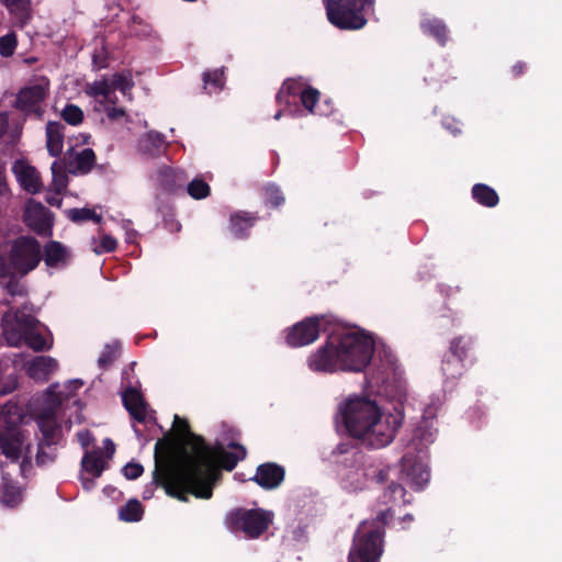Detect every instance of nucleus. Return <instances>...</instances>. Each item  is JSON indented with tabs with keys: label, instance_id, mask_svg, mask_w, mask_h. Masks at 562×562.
I'll list each match as a JSON object with an SVG mask.
<instances>
[{
	"label": "nucleus",
	"instance_id": "nucleus-1",
	"mask_svg": "<svg viewBox=\"0 0 562 562\" xmlns=\"http://www.w3.org/2000/svg\"><path fill=\"white\" fill-rule=\"evenodd\" d=\"M173 426L186 447L175 460L165 464H160L156 457L154 481L161 485L169 496L182 502L188 501V494L207 499L212 496L213 484L218 474L216 460L222 468L232 471L238 461L246 458V448L229 442L227 447L234 449L233 452L226 451L222 445H216L212 451L201 437L190 431L187 420L176 415Z\"/></svg>",
	"mask_w": 562,
	"mask_h": 562
},
{
	"label": "nucleus",
	"instance_id": "nucleus-2",
	"mask_svg": "<svg viewBox=\"0 0 562 562\" xmlns=\"http://www.w3.org/2000/svg\"><path fill=\"white\" fill-rule=\"evenodd\" d=\"M339 411L348 432L372 448L390 445L403 422V415L383 414L378 404L364 396L347 398Z\"/></svg>",
	"mask_w": 562,
	"mask_h": 562
},
{
	"label": "nucleus",
	"instance_id": "nucleus-3",
	"mask_svg": "<svg viewBox=\"0 0 562 562\" xmlns=\"http://www.w3.org/2000/svg\"><path fill=\"white\" fill-rule=\"evenodd\" d=\"M390 509L381 512L375 520L362 521L355 535L353 546L349 552V562H379L383 553V526Z\"/></svg>",
	"mask_w": 562,
	"mask_h": 562
},
{
	"label": "nucleus",
	"instance_id": "nucleus-4",
	"mask_svg": "<svg viewBox=\"0 0 562 562\" xmlns=\"http://www.w3.org/2000/svg\"><path fill=\"white\" fill-rule=\"evenodd\" d=\"M22 419V409L16 404L9 402L0 407V427L4 428L0 434V449L11 461L23 458L25 462L29 459L30 445L16 428Z\"/></svg>",
	"mask_w": 562,
	"mask_h": 562
},
{
	"label": "nucleus",
	"instance_id": "nucleus-5",
	"mask_svg": "<svg viewBox=\"0 0 562 562\" xmlns=\"http://www.w3.org/2000/svg\"><path fill=\"white\" fill-rule=\"evenodd\" d=\"M336 350L339 370L360 372L370 363L374 344L364 334L348 333L341 336Z\"/></svg>",
	"mask_w": 562,
	"mask_h": 562
},
{
	"label": "nucleus",
	"instance_id": "nucleus-6",
	"mask_svg": "<svg viewBox=\"0 0 562 562\" xmlns=\"http://www.w3.org/2000/svg\"><path fill=\"white\" fill-rule=\"evenodd\" d=\"M328 21L341 30H360L367 24L366 7L373 0H324Z\"/></svg>",
	"mask_w": 562,
	"mask_h": 562
},
{
	"label": "nucleus",
	"instance_id": "nucleus-7",
	"mask_svg": "<svg viewBox=\"0 0 562 562\" xmlns=\"http://www.w3.org/2000/svg\"><path fill=\"white\" fill-rule=\"evenodd\" d=\"M57 385H50L43 400L42 407L36 413V423L43 436L45 446H53L61 439L63 426L60 418V398L54 397Z\"/></svg>",
	"mask_w": 562,
	"mask_h": 562
},
{
	"label": "nucleus",
	"instance_id": "nucleus-8",
	"mask_svg": "<svg viewBox=\"0 0 562 562\" xmlns=\"http://www.w3.org/2000/svg\"><path fill=\"white\" fill-rule=\"evenodd\" d=\"M225 521L229 530L243 531L248 538H257L268 529L272 517L262 509H237L229 513Z\"/></svg>",
	"mask_w": 562,
	"mask_h": 562
},
{
	"label": "nucleus",
	"instance_id": "nucleus-9",
	"mask_svg": "<svg viewBox=\"0 0 562 562\" xmlns=\"http://www.w3.org/2000/svg\"><path fill=\"white\" fill-rule=\"evenodd\" d=\"M42 259L40 243L29 236L15 239L10 249V261L14 272L21 277L34 270Z\"/></svg>",
	"mask_w": 562,
	"mask_h": 562
},
{
	"label": "nucleus",
	"instance_id": "nucleus-10",
	"mask_svg": "<svg viewBox=\"0 0 562 562\" xmlns=\"http://www.w3.org/2000/svg\"><path fill=\"white\" fill-rule=\"evenodd\" d=\"M36 319L31 315L10 310L2 317V335L8 345L19 347L23 345L24 337L31 327H35Z\"/></svg>",
	"mask_w": 562,
	"mask_h": 562
},
{
	"label": "nucleus",
	"instance_id": "nucleus-11",
	"mask_svg": "<svg viewBox=\"0 0 562 562\" xmlns=\"http://www.w3.org/2000/svg\"><path fill=\"white\" fill-rule=\"evenodd\" d=\"M49 82L45 79L21 89L15 99V108L25 112L42 114L41 104L47 97Z\"/></svg>",
	"mask_w": 562,
	"mask_h": 562
},
{
	"label": "nucleus",
	"instance_id": "nucleus-12",
	"mask_svg": "<svg viewBox=\"0 0 562 562\" xmlns=\"http://www.w3.org/2000/svg\"><path fill=\"white\" fill-rule=\"evenodd\" d=\"M134 81L128 72L114 74L110 80L103 79L94 81L88 87V94L98 98L100 95L109 97L110 92L120 90L128 99L132 98L131 90Z\"/></svg>",
	"mask_w": 562,
	"mask_h": 562
},
{
	"label": "nucleus",
	"instance_id": "nucleus-13",
	"mask_svg": "<svg viewBox=\"0 0 562 562\" xmlns=\"http://www.w3.org/2000/svg\"><path fill=\"white\" fill-rule=\"evenodd\" d=\"M24 222L37 234L49 235L53 226L52 214L42 203L29 201L24 211Z\"/></svg>",
	"mask_w": 562,
	"mask_h": 562
},
{
	"label": "nucleus",
	"instance_id": "nucleus-14",
	"mask_svg": "<svg viewBox=\"0 0 562 562\" xmlns=\"http://www.w3.org/2000/svg\"><path fill=\"white\" fill-rule=\"evenodd\" d=\"M318 317H311L294 325L288 333L286 340L292 347L310 345L318 337Z\"/></svg>",
	"mask_w": 562,
	"mask_h": 562
},
{
	"label": "nucleus",
	"instance_id": "nucleus-15",
	"mask_svg": "<svg viewBox=\"0 0 562 562\" xmlns=\"http://www.w3.org/2000/svg\"><path fill=\"white\" fill-rule=\"evenodd\" d=\"M403 479L407 484L417 490L423 488L430 479L427 464L415 460L411 456L402 459Z\"/></svg>",
	"mask_w": 562,
	"mask_h": 562
},
{
	"label": "nucleus",
	"instance_id": "nucleus-16",
	"mask_svg": "<svg viewBox=\"0 0 562 562\" xmlns=\"http://www.w3.org/2000/svg\"><path fill=\"white\" fill-rule=\"evenodd\" d=\"M12 171L20 186L31 194L41 191L42 182L37 170L23 160H18L12 167Z\"/></svg>",
	"mask_w": 562,
	"mask_h": 562
},
{
	"label": "nucleus",
	"instance_id": "nucleus-17",
	"mask_svg": "<svg viewBox=\"0 0 562 562\" xmlns=\"http://www.w3.org/2000/svg\"><path fill=\"white\" fill-rule=\"evenodd\" d=\"M284 479V469L276 463H265L258 467L254 481L266 490L278 487Z\"/></svg>",
	"mask_w": 562,
	"mask_h": 562
},
{
	"label": "nucleus",
	"instance_id": "nucleus-18",
	"mask_svg": "<svg viewBox=\"0 0 562 562\" xmlns=\"http://www.w3.org/2000/svg\"><path fill=\"white\" fill-rule=\"evenodd\" d=\"M310 367L314 371L334 372L339 369L336 348H319L310 358Z\"/></svg>",
	"mask_w": 562,
	"mask_h": 562
},
{
	"label": "nucleus",
	"instance_id": "nucleus-19",
	"mask_svg": "<svg viewBox=\"0 0 562 562\" xmlns=\"http://www.w3.org/2000/svg\"><path fill=\"white\" fill-rule=\"evenodd\" d=\"M70 252L66 246L56 240H50L44 246L43 259L47 267L59 268L67 265Z\"/></svg>",
	"mask_w": 562,
	"mask_h": 562
},
{
	"label": "nucleus",
	"instance_id": "nucleus-20",
	"mask_svg": "<svg viewBox=\"0 0 562 562\" xmlns=\"http://www.w3.org/2000/svg\"><path fill=\"white\" fill-rule=\"evenodd\" d=\"M123 403L125 408L128 411V413L135 420L139 423L146 420L147 404L145 403L142 394L137 390H135L134 387L127 389L123 393Z\"/></svg>",
	"mask_w": 562,
	"mask_h": 562
},
{
	"label": "nucleus",
	"instance_id": "nucleus-21",
	"mask_svg": "<svg viewBox=\"0 0 562 562\" xmlns=\"http://www.w3.org/2000/svg\"><path fill=\"white\" fill-rule=\"evenodd\" d=\"M154 179L162 189L176 191L184 186L187 176L181 170L161 167L156 171Z\"/></svg>",
	"mask_w": 562,
	"mask_h": 562
},
{
	"label": "nucleus",
	"instance_id": "nucleus-22",
	"mask_svg": "<svg viewBox=\"0 0 562 562\" xmlns=\"http://www.w3.org/2000/svg\"><path fill=\"white\" fill-rule=\"evenodd\" d=\"M57 369V361L50 357L38 356L34 358L29 367L27 374L40 381H45Z\"/></svg>",
	"mask_w": 562,
	"mask_h": 562
},
{
	"label": "nucleus",
	"instance_id": "nucleus-23",
	"mask_svg": "<svg viewBox=\"0 0 562 562\" xmlns=\"http://www.w3.org/2000/svg\"><path fill=\"white\" fill-rule=\"evenodd\" d=\"M64 125L59 122H48L46 126V146L53 157L60 155L63 150Z\"/></svg>",
	"mask_w": 562,
	"mask_h": 562
},
{
	"label": "nucleus",
	"instance_id": "nucleus-24",
	"mask_svg": "<svg viewBox=\"0 0 562 562\" xmlns=\"http://www.w3.org/2000/svg\"><path fill=\"white\" fill-rule=\"evenodd\" d=\"M82 469L93 477H99L105 469L102 450H93L85 453L81 461Z\"/></svg>",
	"mask_w": 562,
	"mask_h": 562
},
{
	"label": "nucleus",
	"instance_id": "nucleus-25",
	"mask_svg": "<svg viewBox=\"0 0 562 562\" xmlns=\"http://www.w3.org/2000/svg\"><path fill=\"white\" fill-rule=\"evenodd\" d=\"M22 499V492L5 474L2 475L1 502L7 506L14 507Z\"/></svg>",
	"mask_w": 562,
	"mask_h": 562
},
{
	"label": "nucleus",
	"instance_id": "nucleus-26",
	"mask_svg": "<svg viewBox=\"0 0 562 562\" xmlns=\"http://www.w3.org/2000/svg\"><path fill=\"white\" fill-rule=\"evenodd\" d=\"M95 161V155L92 149L85 148L78 153L75 157V161L71 162L70 172L87 173L91 170Z\"/></svg>",
	"mask_w": 562,
	"mask_h": 562
},
{
	"label": "nucleus",
	"instance_id": "nucleus-27",
	"mask_svg": "<svg viewBox=\"0 0 562 562\" xmlns=\"http://www.w3.org/2000/svg\"><path fill=\"white\" fill-rule=\"evenodd\" d=\"M473 198L482 205L493 207L498 203L497 193L486 184H475L472 189Z\"/></svg>",
	"mask_w": 562,
	"mask_h": 562
},
{
	"label": "nucleus",
	"instance_id": "nucleus-28",
	"mask_svg": "<svg viewBox=\"0 0 562 562\" xmlns=\"http://www.w3.org/2000/svg\"><path fill=\"white\" fill-rule=\"evenodd\" d=\"M143 508L137 499L128 501L119 509V517L123 521L133 522L142 519Z\"/></svg>",
	"mask_w": 562,
	"mask_h": 562
},
{
	"label": "nucleus",
	"instance_id": "nucleus-29",
	"mask_svg": "<svg viewBox=\"0 0 562 562\" xmlns=\"http://www.w3.org/2000/svg\"><path fill=\"white\" fill-rule=\"evenodd\" d=\"M0 2L12 13L19 21L25 22L30 15L29 0H0Z\"/></svg>",
	"mask_w": 562,
	"mask_h": 562
},
{
	"label": "nucleus",
	"instance_id": "nucleus-30",
	"mask_svg": "<svg viewBox=\"0 0 562 562\" xmlns=\"http://www.w3.org/2000/svg\"><path fill=\"white\" fill-rule=\"evenodd\" d=\"M252 225V218L246 214H236L231 218L232 233L238 238L244 237Z\"/></svg>",
	"mask_w": 562,
	"mask_h": 562
},
{
	"label": "nucleus",
	"instance_id": "nucleus-31",
	"mask_svg": "<svg viewBox=\"0 0 562 562\" xmlns=\"http://www.w3.org/2000/svg\"><path fill=\"white\" fill-rule=\"evenodd\" d=\"M362 476L364 480L356 479V482L361 485L366 480H375L378 483H383L387 479V469H378L371 463H363Z\"/></svg>",
	"mask_w": 562,
	"mask_h": 562
},
{
	"label": "nucleus",
	"instance_id": "nucleus-32",
	"mask_svg": "<svg viewBox=\"0 0 562 562\" xmlns=\"http://www.w3.org/2000/svg\"><path fill=\"white\" fill-rule=\"evenodd\" d=\"M67 216L75 223H81L86 221H94L95 223H100L102 216L97 214L93 210L82 207V209H70L67 211Z\"/></svg>",
	"mask_w": 562,
	"mask_h": 562
},
{
	"label": "nucleus",
	"instance_id": "nucleus-33",
	"mask_svg": "<svg viewBox=\"0 0 562 562\" xmlns=\"http://www.w3.org/2000/svg\"><path fill=\"white\" fill-rule=\"evenodd\" d=\"M164 139L159 134L148 133L139 140V148L144 153L155 155V151H159L162 146Z\"/></svg>",
	"mask_w": 562,
	"mask_h": 562
},
{
	"label": "nucleus",
	"instance_id": "nucleus-34",
	"mask_svg": "<svg viewBox=\"0 0 562 562\" xmlns=\"http://www.w3.org/2000/svg\"><path fill=\"white\" fill-rule=\"evenodd\" d=\"M187 192L191 198L201 200L210 195L211 189L204 180L196 178L187 184Z\"/></svg>",
	"mask_w": 562,
	"mask_h": 562
},
{
	"label": "nucleus",
	"instance_id": "nucleus-35",
	"mask_svg": "<svg viewBox=\"0 0 562 562\" xmlns=\"http://www.w3.org/2000/svg\"><path fill=\"white\" fill-rule=\"evenodd\" d=\"M23 344L29 346L35 351H42L45 349H49V345L47 344L46 339L34 330V327H31L23 340Z\"/></svg>",
	"mask_w": 562,
	"mask_h": 562
},
{
	"label": "nucleus",
	"instance_id": "nucleus-36",
	"mask_svg": "<svg viewBox=\"0 0 562 562\" xmlns=\"http://www.w3.org/2000/svg\"><path fill=\"white\" fill-rule=\"evenodd\" d=\"M57 389L54 392V397L60 398V409L63 408V404L66 400H69L72 393L78 390L82 382L80 380H70L63 387L59 384H56Z\"/></svg>",
	"mask_w": 562,
	"mask_h": 562
},
{
	"label": "nucleus",
	"instance_id": "nucleus-37",
	"mask_svg": "<svg viewBox=\"0 0 562 562\" xmlns=\"http://www.w3.org/2000/svg\"><path fill=\"white\" fill-rule=\"evenodd\" d=\"M423 29L425 32L435 36L441 44L446 43L447 30L442 22L437 20L427 21L423 23Z\"/></svg>",
	"mask_w": 562,
	"mask_h": 562
},
{
	"label": "nucleus",
	"instance_id": "nucleus-38",
	"mask_svg": "<svg viewBox=\"0 0 562 562\" xmlns=\"http://www.w3.org/2000/svg\"><path fill=\"white\" fill-rule=\"evenodd\" d=\"M405 496V490L402 485L392 483L387 486L383 494V502L386 503H397L402 501L403 503H406L404 499Z\"/></svg>",
	"mask_w": 562,
	"mask_h": 562
},
{
	"label": "nucleus",
	"instance_id": "nucleus-39",
	"mask_svg": "<svg viewBox=\"0 0 562 562\" xmlns=\"http://www.w3.org/2000/svg\"><path fill=\"white\" fill-rule=\"evenodd\" d=\"M462 344H463V338H456L451 342L450 350H451L452 359L445 361V364L452 361L456 363L457 367H461V363L465 356V349H467V345L464 344L463 346H461Z\"/></svg>",
	"mask_w": 562,
	"mask_h": 562
},
{
	"label": "nucleus",
	"instance_id": "nucleus-40",
	"mask_svg": "<svg viewBox=\"0 0 562 562\" xmlns=\"http://www.w3.org/2000/svg\"><path fill=\"white\" fill-rule=\"evenodd\" d=\"M61 116L67 123L77 125L82 122L83 113L79 106L75 104H68L63 110Z\"/></svg>",
	"mask_w": 562,
	"mask_h": 562
},
{
	"label": "nucleus",
	"instance_id": "nucleus-41",
	"mask_svg": "<svg viewBox=\"0 0 562 562\" xmlns=\"http://www.w3.org/2000/svg\"><path fill=\"white\" fill-rule=\"evenodd\" d=\"M16 36L14 33H9L0 37V55L10 57L14 54L16 47Z\"/></svg>",
	"mask_w": 562,
	"mask_h": 562
},
{
	"label": "nucleus",
	"instance_id": "nucleus-42",
	"mask_svg": "<svg viewBox=\"0 0 562 562\" xmlns=\"http://www.w3.org/2000/svg\"><path fill=\"white\" fill-rule=\"evenodd\" d=\"M120 350L119 344L108 345L105 346L104 350L100 355L98 359V363L102 368H106L110 366L116 358Z\"/></svg>",
	"mask_w": 562,
	"mask_h": 562
},
{
	"label": "nucleus",
	"instance_id": "nucleus-43",
	"mask_svg": "<svg viewBox=\"0 0 562 562\" xmlns=\"http://www.w3.org/2000/svg\"><path fill=\"white\" fill-rule=\"evenodd\" d=\"M44 445H45L44 441L38 445V451L36 454V462L40 465H45V464L52 462L56 457L55 449H52L50 446L49 447L46 446L48 449V450H46Z\"/></svg>",
	"mask_w": 562,
	"mask_h": 562
},
{
	"label": "nucleus",
	"instance_id": "nucleus-44",
	"mask_svg": "<svg viewBox=\"0 0 562 562\" xmlns=\"http://www.w3.org/2000/svg\"><path fill=\"white\" fill-rule=\"evenodd\" d=\"M50 169L53 173V183L56 190L60 191L66 186V177L63 173V168L57 161H54Z\"/></svg>",
	"mask_w": 562,
	"mask_h": 562
},
{
	"label": "nucleus",
	"instance_id": "nucleus-45",
	"mask_svg": "<svg viewBox=\"0 0 562 562\" xmlns=\"http://www.w3.org/2000/svg\"><path fill=\"white\" fill-rule=\"evenodd\" d=\"M318 99V91L314 89H305L301 93V100L303 105L310 111L313 112V106Z\"/></svg>",
	"mask_w": 562,
	"mask_h": 562
},
{
	"label": "nucleus",
	"instance_id": "nucleus-46",
	"mask_svg": "<svg viewBox=\"0 0 562 562\" xmlns=\"http://www.w3.org/2000/svg\"><path fill=\"white\" fill-rule=\"evenodd\" d=\"M5 290L11 296L25 295L24 286L14 279V276L9 278V281L5 284Z\"/></svg>",
	"mask_w": 562,
	"mask_h": 562
},
{
	"label": "nucleus",
	"instance_id": "nucleus-47",
	"mask_svg": "<svg viewBox=\"0 0 562 562\" xmlns=\"http://www.w3.org/2000/svg\"><path fill=\"white\" fill-rule=\"evenodd\" d=\"M203 81L207 86L210 83L214 85L217 89H221L223 86V71L214 70L212 72H205L203 75Z\"/></svg>",
	"mask_w": 562,
	"mask_h": 562
},
{
	"label": "nucleus",
	"instance_id": "nucleus-48",
	"mask_svg": "<svg viewBox=\"0 0 562 562\" xmlns=\"http://www.w3.org/2000/svg\"><path fill=\"white\" fill-rule=\"evenodd\" d=\"M266 194H267V202L269 204H271L272 206L277 207L280 204H282L283 201H284V198L282 196V194L279 191V189H277L274 187L267 188Z\"/></svg>",
	"mask_w": 562,
	"mask_h": 562
},
{
	"label": "nucleus",
	"instance_id": "nucleus-49",
	"mask_svg": "<svg viewBox=\"0 0 562 562\" xmlns=\"http://www.w3.org/2000/svg\"><path fill=\"white\" fill-rule=\"evenodd\" d=\"M143 467L138 463H127L123 468V473L128 480H135L143 474Z\"/></svg>",
	"mask_w": 562,
	"mask_h": 562
},
{
	"label": "nucleus",
	"instance_id": "nucleus-50",
	"mask_svg": "<svg viewBox=\"0 0 562 562\" xmlns=\"http://www.w3.org/2000/svg\"><path fill=\"white\" fill-rule=\"evenodd\" d=\"M117 247V241L115 238H113L110 235H103L101 240V250L94 249L97 254H100L101 251L111 252L114 251Z\"/></svg>",
	"mask_w": 562,
	"mask_h": 562
},
{
	"label": "nucleus",
	"instance_id": "nucleus-51",
	"mask_svg": "<svg viewBox=\"0 0 562 562\" xmlns=\"http://www.w3.org/2000/svg\"><path fill=\"white\" fill-rule=\"evenodd\" d=\"M104 110L106 112L108 117L111 120H116L125 115V111L121 108L105 106Z\"/></svg>",
	"mask_w": 562,
	"mask_h": 562
},
{
	"label": "nucleus",
	"instance_id": "nucleus-52",
	"mask_svg": "<svg viewBox=\"0 0 562 562\" xmlns=\"http://www.w3.org/2000/svg\"><path fill=\"white\" fill-rule=\"evenodd\" d=\"M77 436H78V440H79V442L81 443V446H82L83 448L89 447V446H90V443H91V442H92V440H93V437H92L91 432H90V431H88V430L80 431V432H78V435H77Z\"/></svg>",
	"mask_w": 562,
	"mask_h": 562
},
{
	"label": "nucleus",
	"instance_id": "nucleus-53",
	"mask_svg": "<svg viewBox=\"0 0 562 562\" xmlns=\"http://www.w3.org/2000/svg\"><path fill=\"white\" fill-rule=\"evenodd\" d=\"M294 85H295V82H294V81L286 80V81L282 85V87H281V89H280V92H279V93H278V95H277L278 101H280V100H281V98H282V95H283L284 93H288V94L293 93V86H294Z\"/></svg>",
	"mask_w": 562,
	"mask_h": 562
},
{
	"label": "nucleus",
	"instance_id": "nucleus-54",
	"mask_svg": "<svg viewBox=\"0 0 562 562\" xmlns=\"http://www.w3.org/2000/svg\"><path fill=\"white\" fill-rule=\"evenodd\" d=\"M108 95L109 97L100 95L97 98L99 100V102L104 105V108L113 106V104L116 103V97H115L114 92H110V94H108Z\"/></svg>",
	"mask_w": 562,
	"mask_h": 562
},
{
	"label": "nucleus",
	"instance_id": "nucleus-55",
	"mask_svg": "<svg viewBox=\"0 0 562 562\" xmlns=\"http://www.w3.org/2000/svg\"><path fill=\"white\" fill-rule=\"evenodd\" d=\"M9 127V117L7 113H0V137H2Z\"/></svg>",
	"mask_w": 562,
	"mask_h": 562
},
{
	"label": "nucleus",
	"instance_id": "nucleus-56",
	"mask_svg": "<svg viewBox=\"0 0 562 562\" xmlns=\"http://www.w3.org/2000/svg\"><path fill=\"white\" fill-rule=\"evenodd\" d=\"M104 447H105L106 452L109 453V457H112L115 451V446H114L113 441L111 439H105Z\"/></svg>",
	"mask_w": 562,
	"mask_h": 562
},
{
	"label": "nucleus",
	"instance_id": "nucleus-57",
	"mask_svg": "<svg viewBox=\"0 0 562 562\" xmlns=\"http://www.w3.org/2000/svg\"><path fill=\"white\" fill-rule=\"evenodd\" d=\"M8 191L9 189L5 180L0 177V196L4 195Z\"/></svg>",
	"mask_w": 562,
	"mask_h": 562
},
{
	"label": "nucleus",
	"instance_id": "nucleus-58",
	"mask_svg": "<svg viewBox=\"0 0 562 562\" xmlns=\"http://www.w3.org/2000/svg\"><path fill=\"white\" fill-rule=\"evenodd\" d=\"M82 485L85 490H91L94 486V482L90 479H82Z\"/></svg>",
	"mask_w": 562,
	"mask_h": 562
},
{
	"label": "nucleus",
	"instance_id": "nucleus-59",
	"mask_svg": "<svg viewBox=\"0 0 562 562\" xmlns=\"http://www.w3.org/2000/svg\"><path fill=\"white\" fill-rule=\"evenodd\" d=\"M513 70L516 75H520L524 70V65L522 64H517L513 67Z\"/></svg>",
	"mask_w": 562,
	"mask_h": 562
},
{
	"label": "nucleus",
	"instance_id": "nucleus-60",
	"mask_svg": "<svg viewBox=\"0 0 562 562\" xmlns=\"http://www.w3.org/2000/svg\"><path fill=\"white\" fill-rule=\"evenodd\" d=\"M281 115H282V111H278V112L276 113V115H274V119H276V120H279V119L281 117Z\"/></svg>",
	"mask_w": 562,
	"mask_h": 562
},
{
	"label": "nucleus",
	"instance_id": "nucleus-61",
	"mask_svg": "<svg viewBox=\"0 0 562 562\" xmlns=\"http://www.w3.org/2000/svg\"><path fill=\"white\" fill-rule=\"evenodd\" d=\"M404 519H409V520H412V519H413V517H412V515H406V516L404 517Z\"/></svg>",
	"mask_w": 562,
	"mask_h": 562
},
{
	"label": "nucleus",
	"instance_id": "nucleus-62",
	"mask_svg": "<svg viewBox=\"0 0 562 562\" xmlns=\"http://www.w3.org/2000/svg\"><path fill=\"white\" fill-rule=\"evenodd\" d=\"M66 425H67L68 428H71L70 423L67 422Z\"/></svg>",
	"mask_w": 562,
	"mask_h": 562
}]
</instances>
